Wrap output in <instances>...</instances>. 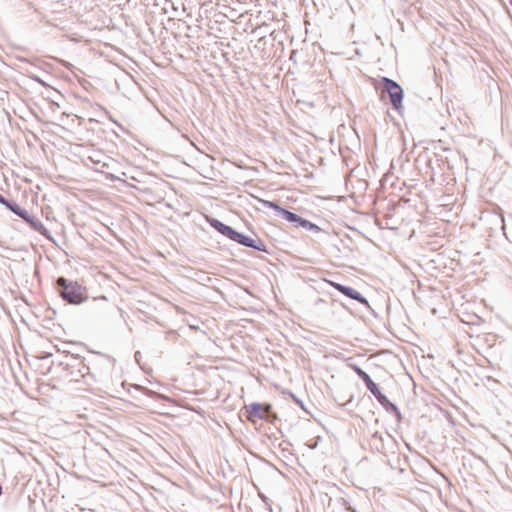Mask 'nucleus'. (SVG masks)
<instances>
[{
  "mask_svg": "<svg viewBox=\"0 0 512 512\" xmlns=\"http://www.w3.org/2000/svg\"><path fill=\"white\" fill-rule=\"evenodd\" d=\"M374 87L380 96H384L386 93L388 96H403L402 87L394 80L387 77H382L374 81Z\"/></svg>",
  "mask_w": 512,
  "mask_h": 512,
  "instance_id": "7ed1b4c3",
  "label": "nucleus"
},
{
  "mask_svg": "<svg viewBox=\"0 0 512 512\" xmlns=\"http://www.w3.org/2000/svg\"><path fill=\"white\" fill-rule=\"evenodd\" d=\"M231 240H233L243 246L250 247V248H253L258 251H265V245L261 240H259V239L255 240L253 238L247 237V236L237 232L236 230H235L234 235Z\"/></svg>",
  "mask_w": 512,
  "mask_h": 512,
  "instance_id": "39448f33",
  "label": "nucleus"
},
{
  "mask_svg": "<svg viewBox=\"0 0 512 512\" xmlns=\"http://www.w3.org/2000/svg\"><path fill=\"white\" fill-rule=\"evenodd\" d=\"M299 226H301V227H303L305 229H308V230H313L315 232H319L320 231V228L316 224H314V223H312V222H310V221H308V220H306L304 218H302V221L300 222Z\"/></svg>",
  "mask_w": 512,
  "mask_h": 512,
  "instance_id": "2eb2a0df",
  "label": "nucleus"
},
{
  "mask_svg": "<svg viewBox=\"0 0 512 512\" xmlns=\"http://www.w3.org/2000/svg\"><path fill=\"white\" fill-rule=\"evenodd\" d=\"M510 4H511V6H512V0H510Z\"/></svg>",
  "mask_w": 512,
  "mask_h": 512,
  "instance_id": "a211bd4d",
  "label": "nucleus"
},
{
  "mask_svg": "<svg viewBox=\"0 0 512 512\" xmlns=\"http://www.w3.org/2000/svg\"><path fill=\"white\" fill-rule=\"evenodd\" d=\"M10 200L6 199L4 196H2L0 194V204L4 205L5 207L7 206V203L9 202Z\"/></svg>",
  "mask_w": 512,
  "mask_h": 512,
  "instance_id": "f3484780",
  "label": "nucleus"
},
{
  "mask_svg": "<svg viewBox=\"0 0 512 512\" xmlns=\"http://www.w3.org/2000/svg\"><path fill=\"white\" fill-rule=\"evenodd\" d=\"M392 108L387 110V115L390 117L392 121H395V115L393 113L398 114L399 116H402L403 114V105L402 100L403 98H388Z\"/></svg>",
  "mask_w": 512,
  "mask_h": 512,
  "instance_id": "9d476101",
  "label": "nucleus"
},
{
  "mask_svg": "<svg viewBox=\"0 0 512 512\" xmlns=\"http://www.w3.org/2000/svg\"><path fill=\"white\" fill-rule=\"evenodd\" d=\"M371 446L375 448L378 452H384V442L383 436L379 432H375L371 438Z\"/></svg>",
  "mask_w": 512,
  "mask_h": 512,
  "instance_id": "4468645a",
  "label": "nucleus"
},
{
  "mask_svg": "<svg viewBox=\"0 0 512 512\" xmlns=\"http://www.w3.org/2000/svg\"><path fill=\"white\" fill-rule=\"evenodd\" d=\"M56 284L62 299L70 304L78 305L87 299L86 289L77 282L68 281L65 277H59Z\"/></svg>",
  "mask_w": 512,
  "mask_h": 512,
  "instance_id": "f257e3e1",
  "label": "nucleus"
},
{
  "mask_svg": "<svg viewBox=\"0 0 512 512\" xmlns=\"http://www.w3.org/2000/svg\"><path fill=\"white\" fill-rule=\"evenodd\" d=\"M209 223L219 233L226 236L230 240L232 239L234 232H235V230L232 227L222 223L221 221H219L217 219H211V220H209Z\"/></svg>",
  "mask_w": 512,
  "mask_h": 512,
  "instance_id": "1a4fd4ad",
  "label": "nucleus"
},
{
  "mask_svg": "<svg viewBox=\"0 0 512 512\" xmlns=\"http://www.w3.org/2000/svg\"><path fill=\"white\" fill-rule=\"evenodd\" d=\"M331 285L336 289L338 290L340 293H342L343 295L353 299V300H356L357 302L365 305V306H368V301L367 299L362 296L358 291H356L355 289L351 288V287H348V286H345V285H342L340 283H336V282H331Z\"/></svg>",
  "mask_w": 512,
  "mask_h": 512,
  "instance_id": "423d86ee",
  "label": "nucleus"
},
{
  "mask_svg": "<svg viewBox=\"0 0 512 512\" xmlns=\"http://www.w3.org/2000/svg\"><path fill=\"white\" fill-rule=\"evenodd\" d=\"M246 415L249 421L255 422L256 419L272 422L276 415L271 411V405L251 403L245 406Z\"/></svg>",
  "mask_w": 512,
  "mask_h": 512,
  "instance_id": "f03ea898",
  "label": "nucleus"
},
{
  "mask_svg": "<svg viewBox=\"0 0 512 512\" xmlns=\"http://www.w3.org/2000/svg\"><path fill=\"white\" fill-rule=\"evenodd\" d=\"M35 231L39 232L41 235L48 237L49 231L43 225V223L36 217L31 216L28 213V217L24 219Z\"/></svg>",
  "mask_w": 512,
  "mask_h": 512,
  "instance_id": "9b49d317",
  "label": "nucleus"
},
{
  "mask_svg": "<svg viewBox=\"0 0 512 512\" xmlns=\"http://www.w3.org/2000/svg\"><path fill=\"white\" fill-rule=\"evenodd\" d=\"M375 398L378 400V402L382 405V407L389 413H393L396 418H397V422H400L401 419H402V416H401V413L399 411V409L397 408V406L395 404H393L392 402H390L388 400V398L382 394L381 392L379 394H377V396H375Z\"/></svg>",
  "mask_w": 512,
  "mask_h": 512,
  "instance_id": "6e6552de",
  "label": "nucleus"
},
{
  "mask_svg": "<svg viewBox=\"0 0 512 512\" xmlns=\"http://www.w3.org/2000/svg\"><path fill=\"white\" fill-rule=\"evenodd\" d=\"M6 208L13 213H15L17 216H19L22 219H26L28 217V211L25 209H22L16 202L9 201L7 203Z\"/></svg>",
  "mask_w": 512,
  "mask_h": 512,
  "instance_id": "ddd939ff",
  "label": "nucleus"
},
{
  "mask_svg": "<svg viewBox=\"0 0 512 512\" xmlns=\"http://www.w3.org/2000/svg\"><path fill=\"white\" fill-rule=\"evenodd\" d=\"M353 370L359 376V378L365 383L367 389L374 395L377 396L381 391L376 383L373 382L371 377L360 367L354 366Z\"/></svg>",
  "mask_w": 512,
  "mask_h": 512,
  "instance_id": "0eeeda50",
  "label": "nucleus"
},
{
  "mask_svg": "<svg viewBox=\"0 0 512 512\" xmlns=\"http://www.w3.org/2000/svg\"><path fill=\"white\" fill-rule=\"evenodd\" d=\"M294 105L295 108L306 114H309L314 108V103L308 98H297Z\"/></svg>",
  "mask_w": 512,
  "mask_h": 512,
  "instance_id": "f8f14e48",
  "label": "nucleus"
},
{
  "mask_svg": "<svg viewBox=\"0 0 512 512\" xmlns=\"http://www.w3.org/2000/svg\"><path fill=\"white\" fill-rule=\"evenodd\" d=\"M42 99L46 102V104L49 106V108H50L53 112H55V111H56V109H58V108L60 107L58 103H55V102H53V101H50V100H49V98H42Z\"/></svg>",
  "mask_w": 512,
  "mask_h": 512,
  "instance_id": "dca6fc26",
  "label": "nucleus"
},
{
  "mask_svg": "<svg viewBox=\"0 0 512 512\" xmlns=\"http://www.w3.org/2000/svg\"><path fill=\"white\" fill-rule=\"evenodd\" d=\"M262 203L265 207L271 208V209H274L275 211H277L288 222L295 223L296 225H300V222L302 221V217L298 216L297 214L280 207L277 203L272 202V201L265 200Z\"/></svg>",
  "mask_w": 512,
  "mask_h": 512,
  "instance_id": "20e7f679",
  "label": "nucleus"
}]
</instances>
